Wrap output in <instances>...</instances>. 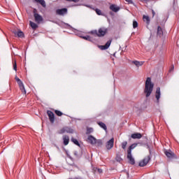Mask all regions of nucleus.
I'll return each instance as SVG.
<instances>
[{
    "label": "nucleus",
    "mask_w": 179,
    "mask_h": 179,
    "mask_svg": "<svg viewBox=\"0 0 179 179\" xmlns=\"http://www.w3.org/2000/svg\"><path fill=\"white\" fill-rule=\"evenodd\" d=\"M153 87H155V84L152 83V79H150V78H147L144 89L145 97H149L150 94H152V92H153Z\"/></svg>",
    "instance_id": "obj_1"
},
{
    "label": "nucleus",
    "mask_w": 179,
    "mask_h": 179,
    "mask_svg": "<svg viewBox=\"0 0 179 179\" xmlns=\"http://www.w3.org/2000/svg\"><path fill=\"white\" fill-rule=\"evenodd\" d=\"M136 146H138V144L134 143L131 145H130L127 150V157L130 164H135V159H134L132 157V150L133 149H135Z\"/></svg>",
    "instance_id": "obj_2"
},
{
    "label": "nucleus",
    "mask_w": 179,
    "mask_h": 179,
    "mask_svg": "<svg viewBox=\"0 0 179 179\" xmlns=\"http://www.w3.org/2000/svg\"><path fill=\"white\" fill-rule=\"evenodd\" d=\"M150 160V157L149 156L145 157L143 159L139 162L138 166L140 167H145L149 163V161Z\"/></svg>",
    "instance_id": "obj_3"
},
{
    "label": "nucleus",
    "mask_w": 179,
    "mask_h": 179,
    "mask_svg": "<svg viewBox=\"0 0 179 179\" xmlns=\"http://www.w3.org/2000/svg\"><path fill=\"white\" fill-rule=\"evenodd\" d=\"M107 34V29L106 28H100L97 32H96V36L98 37H103L106 36Z\"/></svg>",
    "instance_id": "obj_4"
},
{
    "label": "nucleus",
    "mask_w": 179,
    "mask_h": 179,
    "mask_svg": "<svg viewBox=\"0 0 179 179\" xmlns=\"http://www.w3.org/2000/svg\"><path fill=\"white\" fill-rule=\"evenodd\" d=\"M106 148L108 150H110L114 148V138H112L106 143Z\"/></svg>",
    "instance_id": "obj_5"
},
{
    "label": "nucleus",
    "mask_w": 179,
    "mask_h": 179,
    "mask_svg": "<svg viewBox=\"0 0 179 179\" xmlns=\"http://www.w3.org/2000/svg\"><path fill=\"white\" fill-rule=\"evenodd\" d=\"M65 132L69 134H73V129L69 127H64L59 130V134H65Z\"/></svg>",
    "instance_id": "obj_6"
},
{
    "label": "nucleus",
    "mask_w": 179,
    "mask_h": 179,
    "mask_svg": "<svg viewBox=\"0 0 179 179\" xmlns=\"http://www.w3.org/2000/svg\"><path fill=\"white\" fill-rule=\"evenodd\" d=\"M164 153L169 159H174L176 157V154H174L171 150H166Z\"/></svg>",
    "instance_id": "obj_7"
},
{
    "label": "nucleus",
    "mask_w": 179,
    "mask_h": 179,
    "mask_svg": "<svg viewBox=\"0 0 179 179\" xmlns=\"http://www.w3.org/2000/svg\"><path fill=\"white\" fill-rule=\"evenodd\" d=\"M112 41V40L108 41L105 45H99V48H100V50H107L108 48H109L110 45H111Z\"/></svg>",
    "instance_id": "obj_8"
},
{
    "label": "nucleus",
    "mask_w": 179,
    "mask_h": 179,
    "mask_svg": "<svg viewBox=\"0 0 179 179\" xmlns=\"http://www.w3.org/2000/svg\"><path fill=\"white\" fill-rule=\"evenodd\" d=\"M87 142L91 143V145H96V143H97V139H96L93 136H89L87 138Z\"/></svg>",
    "instance_id": "obj_9"
},
{
    "label": "nucleus",
    "mask_w": 179,
    "mask_h": 179,
    "mask_svg": "<svg viewBox=\"0 0 179 179\" xmlns=\"http://www.w3.org/2000/svg\"><path fill=\"white\" fill-rule=\"evenodd\" d=\"M57 15H59L61 16L66 15V13H68V9L66 8H62V9H57L56 10Z\"/></svg>",
    "instance_id": "obj_10"
},
{
    "label": "nucleus",
    "mask_w": 179,
    "mask_h": 179,
    "mask_svg": "<svg viewBox=\"0 0 179 179\" xmlns=\"http://www.w3.org/2000/svg\"><path fill=\"white\" fill-rule=\"evenodd\" d=\"M47 114L49 117V120H50V122H52V123L54 122V121L55 120V116H54V113H52L50 110H48Z\"/></svg>",
    "instance_id": "obj_11"
},
{
    "label": "nucleus",
    "mask_w": 179,
    "mask_h": 179,
    "mask_svg": "<svg viewBox=\"0 0 179 179\" xmlns=\"http://www.w3.org/2000/svg\"><path fill=\"white\" fill-rule=\"evenodd\" d=\"M161 95H162V93L160 92V87H157L155 92V98L157 99V103H159L160 100Z\"/></svg>",
    "instance_id": "obj_12"
},
{
    "label": "nucleus",
    "mask_w": 179,
    "mask_h": 179,
    "mask_svg": "<svg viewBox=\"0 0 179 179\" xmlns=\"http://www.w3.org/2000/svg\"><path fill=\"white\" fill-rule=\"evenodd\" d=\"M34 16L35 17V22H36V23H40V22H43V17H41V15H38V13H34Z\"/></svg>",
    "instance_id": "obj_13"
},
{
    "label": "nucleus",
    "mask_w": 179,
    "mask_h": 179,
    "mask_svg": "<svg viewBox=\"0 0 179 179\" xmlns=\"http://www.w3.org/2000/svg\"><path fill=\"white\" fill-rule=\"evenodd\" d=\"M131 138H132V139H141L142 134L141 133H135L131 134Z\"/></svg>",
    "instance_id": "obj_14"
},
{
    "label": "nucleus",
    "mask_w": 179,
    "mask_h": 179,
    "mask_svg": "<svg viewBox=\"0 0 179 179\" xmlns=\"http://www.w3.org/2000/svg\"><path fill=\"white\" fill-rule=\"evenodd\" d=\"M13 33H14L15 36H17V37H24V34L22 31H13Z\"/></svg>",
    "instance_id": "obj_15"
},
{
    "label": "nucleus",
    "mask_w": 179,
    "mask_h": 179,
    "mask_svg": "<svg viewBox=\"0 0 179 179\" xmlns=\"http://www.w3.org/2000/svg\"><path fill=\"white\" fill-rule=\"evenodd\" d=\"M110 10H113V12H118L120 10V8L118 6H117L116 5L112 4L110 6Z\"/></svg>",
    "instance_id": "obj_16"
},
{
    "label": "nucleus",
    "mask_w": 179,
    "mask_h": 179,
    "mask_svg": "<svg viewBox=\"0 0 179 179\" xmlns=\"http://www.w3.org/2000/svg\"><path fill=\"white\" fill-rule=\"evenodd\" d=\"M63 141H64V144L65 145V146H66V145H68V143H69V136H64L63 137Z\"/></svg>",
    "instance_id": "obj_17"
},
{
    "label": "nucleus",
    "mask_w": 179,
    "mask_h": 179,
    "mask_svg": "<svg viewBox=\"0 0 179 179\" xmlns=\"http://www.w3.org/2000/svg\"><path fill=\"white\" fill-rule=\"evenodd\" d=\"M143 19L144 22H146L147 24H149L150 22V18H149V16L148 15H143Z\"/></svg>",
    "instance_id": "obj_18"
},
{
    "label": "nucleus",
    "mask_w": 179,
    "mask_h": 179,
    "mask_svg": "<svg viewBox=\"0 0 179 179\" xmlns=\"http://www.w3.org/2000/svg\"><path fill=\"white\" fill-rule=\"evenodd\" d=\"M98 124L99 125V127H101V128H103L104 131H107V126H106V124L100 122H98Z\"/></svg>",
    "instance_id": "obj_19"
},
{
    "label": "nucleus",
    "mask_w": 179,
    "mask_h": 179,
    "mask_svg": "<svg viewBox=\"0 0 179 179\" xmlns=\"http://www.w3.org/2000/svg\"><path fill=\"white\" fill-rule=\"evenodd\" d=\"M134 65H136V66H142V65H143V62H138V61H134Z\"/></svg>",
    "instance_id": "obj_20"
},
{
    "label": "nucleus",
    "mask_w": 179,
    "mask_h": 179,
    "mask_svg": "<svg viewBox=\"0 0 179 179\" xmlns=\"http://www.w3.org/2000/svg\"><path fill=\"white\" fill-rule=\"evenodd\" d=\"M36 2H38L39 3H41V5H42L43 6V8H45V1L44 0H35Z\"/></svg>",
    "instance_id": "obj_21"
},
{
    "label": "nucleus",
    "mask_w": 179,
    "mask_h": 179,
    "mask_svg": "<svg viewBox=\"0 0 179 179\" xmlns=\"http://www.w3.org/2000/svg\"><path fill=\"white\" fill-rule=\"evenodd\" d=\"M30 26L33 29H37V27H38V26H37L36 23L33 22L31 21H30Z\"/></svg>",
    "instance_id": "obj_22"
},
{
    "label": "nucleus",
    "mask_w": 179,
    "mask_h": 179,
    "mask_svg": "<svg viewBox=\"0 0 179 179\" xmlns=\"http://www.w3.org/2000/svg\"><path fill=\"white\" fill-rule=\"evenodd\" d=\"M157 34H159V36H162V34H163V30L162 29V27H158Z\"/></svg>",
    "instance_id": "obj_23"
},
{
    "label": "nucleus",
    "mask_w": 179,
    "mask_h": 179,
    "mask_svg": "<svg viewBox=\"0 0 179 179\" xmlns=\"http://www.w3.org/2000/svg\"><path fill=\"white\" fill-rule=\"evenodd\" d=\"M71 142H73L75 143V145H77V146H79V141H78V140H76V138H71Z\"/></svg>",
    "instance_id": "obj_24"
},
{
    "label": "nucleus",
    "mask_w": 179,
    "mask_h": 179,
    "mask_svg": "<svg viewBox=\"0 0 179 179\" xmlns=\"http://www.w3.org/2000/svg\"><path fill=\"white\" fill-rule=\"evenodd\" d=\"M127 145H128V142L127 141H124L123 143H122V149L125 150L127 148Z\"/></svg>",
    "instance_id": "obj_25"
},
{
    "label": "nucleus",
    "mask_w": 179,
    "mask_h": 179,
    "mask_svg": "<svg viewBox=\"0 0 179 179\" xmlns=\"http://www.w3.org/2000/svg\"><path fill=\"white\" fill-rule=\"evenodd\" d=\"M55 113L56 115H58V117H61L63 115L62 112H61L59 110H55Z\"/></svg>",
    "instance_id": "obj_26"
},
{
    "label": "nucleus",
    "mask_w": 179,
    "mask_h": 179,
    "mask_svg": "<svg viewBox=\"0 0 179 179\" xmlns=\"http://www.w3.org/2000/svg\"><path fill=\"white\" fill-rule=\"evenodd\" d=\"M20 89L22 93H23L24 94H26V89L24 88V85H23L22 87H20Z\"/></svg>",
    "instance_id": "obj_27"
},
{
    "label": "nucleus",
    "mask_w": 179,
    "mask_h": 179,
    "mask_svg": "<svg viewBox=\"0 0 179 179\" xmlns=\"http://www.w3.org/2000/svg\"><path fill=\"white\" fill-rule=\"evenodd\" d=\"M97 146H101L103 145V141L96 140Z\"/></svg>",
    "instance_id": "obj_28"
},
{
    "label": "nucleus",
    "mask_w": 179,
    "mask_h": 179,
    "mask_svg": "<svg viewBox=\"0 0 179 179\" xmlns=\"http://www.w3.org/2000/svg\"><path fill=\"white\" fill-rule=\"evenodd\" d=\"M13 69L15 71V72L17 71V65L16 64V61H15L13 63Z\"/></svg>",
    "instance_id": "obj_29"
},
{
    "label": "nucleus",
    "mask_w": 179,
    "mask_h": 179,
    "mask_svg": "<svg viewBox=\"0 0 179 179\" xmlns=\"http://www.w3.org/2000/svg\"><path fill=\"white\" fill-rule=\"evenodd\" d=\"M133 27L134 29H136V27H138V22L136 21L133 22Z\"/></svg>",
    "instance_id": "obj_30"
},
{
    "label": "nucleus",
    "mask_w": 179,
    "mask_h": 179,
    "mask_svg": "<svg viewBox=\"0 0 179 179\" xmlns=\"http://www.w3.org/2000/svg\"><path fill=\"white\" fill-rule=\"evenodd\" d=\"M116 160L117 162H122V159L118 155L116 156Z\"/></svg>",
    "instance_id": "obj_31"
},
{
    "label": "nucleus",
    "mask_w": 179,
    "mask_h": 179,
    "mask_svg": "<svg viewBox=\"0 0 179 179\" xmlns=\"http://www.w3.org/2000/svg\"><path fill=\"white\" fill-rule=\"evenodd\" d=\"M17 85H19V87H22V86H24V85L23 84V82L21 81H19L17 83Z\"/></svg>",
    "instance_id": "obj_32"
},
{
    "label": "nucleus",
    "mask_w": 179,
    "mask_h": 179,
    "mask_svg": "<svg viewBox=\"0 0 179 179\" xmlns=\"http://www.w3.org/2000/svg\"><path fill=\"white\" fill-rule=\"evenodd\" d=\"M95 12L98 15H101V10L100 9H99V8L95 9Z\"/></svg>",
    "instance_id": "obj_33"
},
{
    "label": "nucleus",
    "mask_w": 179,
    "mask_h": 179,
    "mask_svg": "<svg viewBox=\"0 0 179 179\" xmlns=\"http://www.w3.org/2000/svg\"><path fill=\"white\" fill-rule=\"evenodd\" d=\"M91 132H93V129L92 128L87 129V134H90Z\"/></svg>",
    "instance_id": "obj_34"
},
{
    "label": "nucleus",
    "mask_w": 179,
    "mask_h": 179,
    "mask_svg": "<svg viewBox=\"0 0 179 179\" xmlns=\"http://www.w3.org/2000/svg\"><path fill=\"white\" fill-rule=\"evenodd\" d=\"M15 80H16L17 83H18L19 82L21 81V80L19 78H17V76H15Z\"/></svg>",
    "instance_id": "obj_35"
},
{
    "label": "nucleus",
    "mask_w": 179,
    "mask_h": 179,
    "mask_svg": "<svg viewBox=\"0 0 179 179\" xmlns=\"http://www.w3.org/2000/svg\"><path fill=\"white\" fill-rule=\"evenodd\" d=\"M68 2H79V0H66Z\"/></svg>",
    "instance_id": "obj_36"
},
{
    "label": "nucleus",
    "mask_w": 179,
    "mask_h": 179,
    "mask_svg": "<svg viewBox=\"0 0 179 179\" xmlns=\"http://www.w3.org/2000/svg\"><path fill=\"white\" fill-rule=\"evenodd\" d=\"M83 38H84V40H90V36H84Z\"/></svg>",
    "instance_id": "obj_37"
},
{
    "label": "nucleus",
    "mask_w": 179,
    "mask_h": 179,
    "mask_svg": "<svg viewBox=\"0 0 179 179\" xmlns=\"http://www.w3.org/2000/svg\"><path fill=\"white\" fill-rule=\"evenodd\" d=\"M126 2H129V3H132V0H125Z\"/></svg>",
    "instance_id": "obj_38"
},
{
    "label": "nucleus",
    "mask_w": 179,
    "mask_h": 179,
    "mask_svg": "<svg viewBox=\"0 0 179 179\" xmlns=\"http://www.w3.org/2000/svg\"><path fill=\"white\" fill-rule=\"evenodd\" d=\"M98 171H99V173H103V170H101V169H98Z\"/></svg>",
    "instance_id": "obj_39"
},
{
    "label": "nucleus",
    "mask_w": 179,
    "mask_h": 179,
    "mask_svg": "<svg viewBox=\"0 0 179 179\" xmlns=\"http://www.w3.org/2000/svg\"><path fill=\"white\" fill-rule=\"evenodd\" d=\"M36 11H37V10L34 9V13H36Z\"/></svg>",
    "instance_id": "obj_40"
},
{
    "label": "nucleus",
    "mask_w": 179,
    "mask_h": 179,
    "mask_svg": "<svg viewBox=\"0 0 179 179\" xmlns=\"http://www.w3.org/2000/svg\"><path fill=\"white\" fill-rule=\"evenodd\" d=\"M142 2H146L148 0H141Z\"/></svg>",
    "instance_id": "obj_41"
},
{
    "label": "nucleus",
    "mask_w": 179,
    "mask_h": 179,
    "mask_svg": "<svg viewBox=\"0 0 179 179\" xmlns=\"http://www.w3.org/2000/svg\"><path fill=\"white\" fill-rule=\"evenodd\" d=\"M152 14H153V16H155V11L152 10Z\"/></svg>",
    "instance_id": "obj_42"
},
{
    "label": "nucleus",
    "mask_w": 179,
    "mask_h": 179,
    "mask_svg": "<svg viewBox=\"0 0 179 179\" xmlns=\"http://www.w3.org/2000/svg\"><path fill=\"white\" fill-rule=\"evenodd\" d=\"M172 69H174V66H172Z\"/></svg>",
    "instance_id": "obj_43"
}]
</instances>
